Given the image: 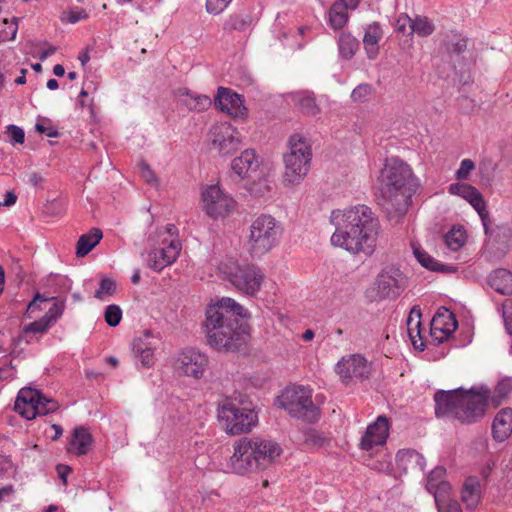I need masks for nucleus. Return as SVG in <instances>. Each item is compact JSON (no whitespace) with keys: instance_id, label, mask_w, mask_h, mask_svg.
<instances>
[{"instance_id":"obj_1","label":"nucleus","mask_w":512,"mask_h":512,"mask_svg":"<svg viewBox=\"0 0 512 512\" xmlns=\"http://www.w3.org/2000/svg\"><path fill=\"white\" fill-rule=\"evenodd\" d=\"M511 392V377L499 380L492 395L487 387H481L478 391L474 389L439 390L434 395L435 414L438 418L447 417L456 419L462 424H471L484 416L489 399L494 407H498Z\"/></svg>"},{"instance_id":"obj_2","label":"nucleus","mask_w":512,"mask_h":512,"mask_svg":"<svg viewBox=\"0 0 512 512\" xmlns=\"http://www.w3.org/2000/svg\"><path fill=\"white\" fill-rule=\"evenodd\" d=\"M246 316L247 310L229 297L208 305L203 325L208 344L218 351L239 350L248 335Z\"/></svg>"},{"instance_id":"obj_3","label":"nucleus","mask_w":512,"mask_h":512,"mask_svg":"<svg viewBox=\"0 0 512 512\" xmlns=\"http://www.w3.org/2000/svg\"><path fill=\"white\" fill-rule=\"evenodd\" d=\"M380 223L370 207L357 205L344 211L331 243L350 253L371 256L377 246Z\"/></svg>"},{"instance_id":"obj_4","label":"nucleus","mask_w":512,"mask_h":512,"mask_svg":"<svg viewBox=\"0 0 512 512\" xmlns=\"http://www.w3.org/2000/svg\"><path fill=\"white\" fill-rule=\"evenodd\" d=\"M282 453V447L272 439L242 437L233 444L226 470L238 475L264 471L272 467Z\"/></svg>"},{"instance_id":"obj_5","label":"nucleus","mask_w":512,"mask_h":512,"mask_svg":"<svg viewBox=\"0 0 512 512\" xmlns=\"http://www.w3.org/2000/svg\"><path fill=\"white\" fill-rule=\"evenodd\" d=\"M380 191L386 209L403 213L410 204L417 183L411 167L397 157L386 159L380 175Z\"/></svg>"},{"instance_id":"obj_6","label":"nucleus","mask_w":512,"mask_h":512,"mask_svg":"<svg viewBox=\"0 0 512 512\" xmlns=\"http://www.w3.org/2000/svg\"><path fill=\"white\" fill-rule=\"evenodd\" d=\"M288 151L283 155L285 185H299L308 175L312 160V147L309 141L300 134L291 135L288 140Z\"/></svg>"},{"instance_id":"obj_7","label":"nucleus","mask_w":512,"mask_h":512,"mask_svg":"<svg viewBox=\"0 0 512 512\" xmlns=\"http://www.w3.org/2000/svg\"><path fill=\"white\" fill-rule=\"evenodd\" d=\"M282 224L269 214H260L250 224L248 236L249 252L254 257L267 254L280 243Z\"/></svg>"},{"instance_id":"obj_8","label":"nucleus","mask_w":512,"mask_h":512,"mask_svg":"<svg viewBox=\"0 0 512 512\" xmlns=\"http://www.w3.org/2000/svg\"><path fill=\"white\" fill-rule=\"evenodd\" d=\"M279 405L293 418L307 423H315L320 416L319 408L312 401L311 389L303 386L286 388L279 397Z\"/></svg>"},{"instance_id":"obj_9","label":"nucleus","mask_w":512,"mask_h":512,"mask_svg":"<svg viewBox=\"0 0 512 512\" xmlns=\"http://www.w3.org/2000/svg\"><path fill=\"white\" fill-rule=\"evenodd\" d=\"M218 418L226 432L232 435L249 432L258 422V415L254 409L241 406L229 399L219 406Z\"/></svg>"},{"instance_id":"obj_10","label":"nucleus","mask_w":512,"mask_h":512,"mask_svg":"<svg viewBox=\"0 0 512 512\" xmlns=\"http://www.w3.org/2000/svg\"><path fill=\"white\" fill-rule=\"evenodd\" d=\"M223 273L237 290L249 296H254L260 291L264 280L261 269L250 263L231 262L225 264Z\"/></svg>"},{"instance_id":"obj_11","label":"nucleus","mask_w":512,"mask_h":512,"mask_svg":"<svg viewBox=\"0 0 512 512\" xmlns=\"http://www.w3.org/2000/svg\"><path fill=\"white\" fill-rule=\"evenodd\" d=\"M202 210L214 220L224 219L236 209L234 198L218 184L209 185L201 193Z\"/></svg>"},{"instance_id":"obj_12","label":"nucleus","mask_w":512,"mask_h":512,"mask_svg":"<svg viewBox=\"0 0 512 512\" xmlns=\"http://www.w3.org/2000/svg\"><path fill=\"white\" fill-rule=\"evenodd\" d=\"M406 287V277L397 268L382 270L375 279V300L396 299Z\"/></svg>"},{"instance_id":"obj_13","label":"nucleus","mask_w":512,"mask_h":512,"mask_svg":"<svg viewBox=\"0 0 512 512\" xmlns=\"http://www.w3.org/2000/svg\"><path fill=\"white\" fill-rule=\"evenodd\" d=\"M211 146L222 156H228L241 146L240 133L228 123L214 126L211 131Z\"/></svg>"},{"instance_id":"obj_14","label":"nucleus","mask_w":512,"mask_h":512,"mask_svg":"<svg viewBox=\"0 0 512 512\" xmlns=\"http://www.w3.org/2000/svg\"><path fill=\"white\" fill-rule=\"evenodd\" d=\"M392 422L386 415H379L373 423H370L362 435L359 447L370 451L376 447L384 446L389 437Z\"/></svg>"},{"instance_id":"obj_15","label":"nucleus","mask_w":512,"mask_h":512,"mask_svg":"<svg viewBox=\"0 0 512 512\" xmlns=\"http://www.w3.org/2000/svg\"><path fill=\"white\" fill-rule=\"evenodd\" d=\"M335 371L343 383H349L354 378H368L371 368L363 356L353 354L342 357L336 364Z\"/></svg>"},{"instance_id":"obj_16","label":"nucleus","mask_w":512,"mask_h":512,"mask_svg":"<svg viewBox=\"0 0 512 512\" xmlns=\"http://www.w3.org/2000/svg\"><path fill=\"white\" fill-rule=\"evenodd\" d=\"M208 357L194 349L182 351L176 360V369L183 375L200 379L207 367Z\"/></svg>"},{"instance_id":"obj_17","label":"nucleus","mask_w":512,"mask_h":512,"mask_svg":"<svg viewBox=\"0 0 512 512\" xmlns=\"http://www.w3.org/2000/svg\"><path fill=\"white\" fill-rule=\"evenodd\" d=\"M446 469L442 466L435 467L427 476L426 489L433 494L437 508L441 511L442 505L451 494V485L445 479Z\"/></svg>"},{"instance_id":"obj_18","label":"nucleus","mask_w":512,"mask_h":512,"mask_svg":"<svg viewBox=\"0 0 512 512\" xmlns=\"http://www.w3.org/2000/svg\"><path fill=\"white\" fill-rule=\"evenodd\" d=\"M158 342V339L149 330H146L143 335L134 339L132 351L142 367L151 368L155 364L154 352L157 349Z\"/></svg>"},{"instance_id":"obj_19","label":"nucleus","mask_w":512,"mask_h":512,"mask_svg":"<svg viewBox=\"0 0 512 512\" xmlns=\"http://www.w3.org/2000/svg\"><path fill=\"white\" fill-rule=\"evenodd\" d=\"M458 322L449 310L438 311L431 321V337L437 343L446 341L457 329Z\"/></svg>"},{"instance_id":"obj_20","label":"nucleus","mask_w":512,"mask_h":512,"mask_svg":"<svg viewBox=\"0 0 512 512\" xmlns=\"http://www.w3.org/2000/svg\"><path fill=\"white\" fill-rule=\"evenodd\" d=\"M215 105L234 118L244 117L247 113L242 96L228 88H218Z\"/></svg>"},{"instance_id":"obj_21","label":"nucleus","mask_w":512,"mask_h":512,"mask_svg":"<svg viewBox=\"0 0 512 512\" xmlns=\"http://www.w3.org/2000/svg\"><path fill=\"white\" fill-rule=\"evenodd\" d=\"M179 252L180 243L176 240H171L165 247L154 249L149 253L148 266L159 272L168 265H171L177 259Z\"/></svg>"},{"instance_id":"obj_22","label":"nucleus","mask_w":512,"mask_h":512,"mask_svg":"<svg viewBox=\"0 0 512 512\" xmlns=\"http://www.w3.org/2000/svg\"><path fill=\"white\" fill-rule=\"evenodd\" d=\"M40 400V392L32 388H22L15 401V411L27 420H32L37 416V403Z\"/></svg>"},{"instance_id":"obj_23","label":"nucleus","mask_w":512,"mask_h":512,"mask_svg":"<svg viewBox=\"0 0 512 512\" xmlns=\"http://www.w3.org/2000/svg\"><path fill=\"white\" fill-rule=\"evenodd\" d=\"M259 167V159L252 149H246L239 157L233 159L232 171L240 178L250 177Z\"/></svg>"},{"instance_id":"obj_24","label":"nucleus","mask_w":512,"mask_h":512,"mask_svg":"<svg viewBox=\"0 0 512 512\" xmlns=\"http://www.w3.org/2000/svg\"><path fill=\"white\" fill-rule=\"evenodd\" d=\"M512 433V409L504 408L500 410L492 423V436L497 442H503L509 438Z\"/></svg>"},{"instance_id":"obj_25","label":"nucleus","mask_w":512,"mask_h":512,"mask_svg":"<svg viewBox=\"0 0 512 512\" xmlns=\"http://www.w3.org/2000/svg\"><path fill=\"white\" fill-rule=\"evenodd\" d=\"M51 327L49 320H45L41 317L40 319L25 325L21 329L17 337V342H24L26 344L38 342L40 340V336L47 333Z\"/></svg>"},{"instance_id":"obj_26","label":"nucleus","mask_w":512,"mask_h":512,"mask_svg":"<svg viewBox=\"0 0 512 512\" xmlns=\"http://www.w3.org/2000/svg\"><path fill=\"white\" fill-rule=\"evenodd\" d=\"M384 33L380 23L373 22L364 28L363 44L369 59H374L379 53V42Z\"/></svg>"},{"instance_id":"obj_27","label":"nucleus","mask_w":512,"mask_h":512,"mask_svg":"<svg viewBox=\"0 0 512 512\" xmlns=\"http://www.w3.org/2000/svg\"><path fill=\"white\" fill-rule=\"evenodd\" d=\"M411 247L417 261L426 269L442 273H453L457 270L455 266L439 263L430 256L419 244L412 242Z\"/></svg>"},{"instance_id":"obj_28","label":"nucleus","mask_w":512,"mask_h":512,"mask_svg":"<svg viewBox=\"0 0 512 512\" xmlns=\"http://www.w3.org/2000/svg\"><path fill=\"white\" fill-rule=\"evenodd\" d=\"M93 439L88 428L80 426L73 430L68 451L78 456L88 453Z\"/></svg>"},{"instance_id":"obj_29","label":"nucleus","mask_w":512,"mask_h":512,"mask_svg":"<svg viewBox=\"0 0 512 512\" xmlns=\"http://www.w3.org/2000/svg\"><path fill=\"white\" fill-rule=\"evenodd\" d=\"M421 311L419 308L413 307L406 321L408 336L413 347L423 351L425 348L424 341L421 336Z\"/></svg>"},{"instance_id":"obj_30","label":"nucleus","mask_w":512,"mask_h":512,"mask_svg":"<svg viewBox=\"0 0 512 512\" xmlns=\"http://www.w3.org/2000/svg\"><path fill=\"white\" fill-rule=\"evenodd\" d=\"M487 282L492 289L500 294H512V272L507 269L494 270L489 274Z\"/></svg>"},{"instance_id":"obj_31","label":"nucleus","mask_w":512,"mask_h":512,"mask_svg":"<svg viewBox=\"0 0 512 512\" xmlns=\"http://www.w3.org/2000/svg\"><path fill=\"white\" fill-rule=\"evenodd\" d=\"M481 497V485L477 477H468L462 488L461 499L469 509L477 506Z\"/></svg>"},{"instance_id":"obj_32","label":"nucleus","mask_w":512,"mask_h":512,"mask_svg":"<svg viewBox=\"0 0 512 512\" xmlns=\"http://www.w3.org/2000/svg\"><path fill=\"white\" fill-rule=\"evenodd\" d=\"M292 101L301 110V112L306 115L316 116L320 113V108L317 105L315 96L312 92H296L292 94Z\"/></svg>"},{"instance_id":"obj_33","label":"nucleus","mask_w":512,"mask_h":512,"mask_svg":"<svg viewBox=\"0 0 512 512\" xmlns=\"http://www.w3.org/2000/svg\"><path fill=\"white\" fill-rule=\"evenodd\" d=\"M103 233L99 228H92L80 236L76 244L77 257L86 256L102 239Z\"/></svg>"},{"instance_id":"obj_34","label":"nucleus","mask_w":512,"mask_h":512,"mask_svg":"<svg viewBox=\"0 0 512 512\" xmlns=\"http://www.w3.org/2000/svg\"><path fill=\"white\" fill-rule=\"evenodd\" d=\"M349 8L334 2L328 11V24L334 30H341L349 21Z\"/></svg>"},{"instance_id":"obj_35","label":"nucleus","mask_w":512,"mask_h":512,"mask_svg":"<svg viewBox=\"0 0 512 512\" xmlns=\"http://www.w3.org/2000/svg\"><path fill=\"white\" fill-rule=\"evenodd\" d=\"M338 49L342 58H353L359 49V41L349 32H342L338 39Z\"/></svg>"},{"instance_id":"obj_36","label":"nucleus","mask_w":512,"mask_h":512,"mask_svg":"<svg viewBox=\"0 0 512 512\" xmlns=\"http://www.w3.org/2000/svg\"><path fill=\"white\" fill-rule=\"evenodd\" d=\"M252 18L249 14L231 15L223 24V31L231 34L233 31L245 32L251 26Z\"/></svg>"},{"instance_id":"obj_37","label":"nucleus","mask_w":512,"mask_h":512,"mask_svg":"<svg viewBox=\"0 0 512 512\" xmlns=\"http://www.w3.org/2000/svg\"><path fill=\"white\" fill-rule=\"evenodd\" d=\"M435 24L431 19L424 15H416L411 22L410 34H416L419 37L425 38L432 35L435 31Z\"/></svg>"},{"instance_id":"obj_38","label":"nucleus","mask_w":512,"mask_h":512,"mask_svg":"<svg viewBox=\"0 0 512 512\" xmlns=\"http://www.w3.org/2000/svg\"><path fill=\"white\" fill-rule=\"evenodd\" d=\"M467 235L462 226H454L444 236V241L448 249L451 251H458L466 243Z\"/></svg>"},{"instance_id":"obj_39","label":"nucleus","mask_w":512,"mask_h":512,"mask_svg":"<svg viewBox=\"0 0 512 512\" xmlns=\"http://www.w3.org/2000/svg\"><path fill=\"white\" fill-rule=\"evenodd\" d=\"M183 96H185L184 104L190 109V110H205L211 105V99L210 97L206 95H196L189 90H185L182 93Z\"/></svg>"},{"instance_id":"obj_40","label":"nucleus","mask_w":512,"mask_h":512,"mask_svg":"<svg viewBox=\"0 0 512 512\" xmlns=\"http://www.w3.org/2000/svg\"><path fill=\"white\" fill-rule=\"evenodd\" d=\"M468 202L471 204V206L477 211L478 215L480 216L483 226H484L485 233L487 234L488 233L489 213H488L487 206L483 199L482 194L479 191H477L474 194V196L471 199H469Z\"/></svg>"},{"instance_id":"obj_41","label":"nucleus","mask_w":512,"mask_h":512,"mask_svg":"<svg viewBox=\"0 0 512 512\" xmlns=\"http://www.w3.org/2000/svg\"><path fill=\"white\" fill-rule=\"evenodd\" d=\"M468 202L471 204V206L477 211L478 215L480 216L483 226H484L485 233L487 234L488 233L489 213H488L487 206L483 199L482 194L479 191H477L474 194V196L471 199H469Z\"/></svg>"},{"instance_id":"obj_42","label":"nucleus","mask_w":512,"mask_h":512,"mask_svg":"<svg viewBox=\"0 0 512 512\" xmlns=\"http://www.w3.org/2000/svg\"><path fill=\"white\" fill-rule=\"evenodd\" d=\"M467 48V39L461 35H454L451 40L445 42V49L449 55H459Z\"/></svg>"},{"instance_id":"obj_43","label":"nucleus","mask_w":512,"mask_h":512,"mask_svg":"<svg viewBox=\"0 0 512 512\" xmlns=\"http://www.w3.org/2000/svg\"><path fill=\"white\" fill-rule=\"evenodd\" d=\"M477 191L474 186L465 183H453L449 186L450 194L460 196L467 201H469Z\"/></svg>"},{"instance_id":"obj_44","label":"nucleus","mask_w":512,"mask_h":512,"mask_svg":"<svg viewBox=\"0 0 512 512\" xmlns=\"http://www.w3.org/2000/svg\"><path fill=\"white\" fill-rule=\"evenodd\" d=\"M373 94V88L368 83L359 84L351 93V98L354 102L363 103L368 101Z\"/></svg>"},{"instance_id":"obj_45","label":"nucleus","mask_w":512,"mask_h":512,"mask_svg":"<svg viewBox=\"0 0 512 512\" xmlns=\"http://www.w3.org/2000/svg\"><path fill=\"white\" fill-rule=\"evenodd\" d=\"M18 18L13 17L9 22L7 19L3 21L4 28L0 31L2 41L14 40L18 31Z\"/></svg>"},{"instance_id":"obj_46","label":"nucleus","mask_w":512,"mask_h":512,"mask_svg":"<svg viewBox=\"0 0 512 512\" xmlns=\"http://www.w3.org/2000/svg\"><path fill=\"white\" fill-rule=\"evenodd\" d=\"M104 317L110 327H115L121 321L122 311L118 305L111 304L106 307Z\"/></svg>"},{"instance_id":"obj_47","label":"nucleus","mask_w":512,"mask_h":512,"mask_svg":"<svg viewBox=\"0 0 512 512\" xmlns=\"http://www.w3.org/2000/svg\"><path fill=\"white\" fill-rule=\"evenodd\" d=\"M116 291V283L110 278H102L99 288L95 292V297L102 300L106 295L111 296Z\"/></svg>"},{"instance_id":"obj_48","label":"nucleus","mask_w":512,"mask_h":512,"mask_svg":"<svg viewBox=\"0 0 512 512\" xmlns=\"http://www.w3.org/2000/svg\"><path fill=\"white\" fill-rule=\"evenodd\" d=\"M398 461H409L417 463L423 469L424 458L413 449H402L397 452Z\"/></svg>"},{"instance_id":"obj_49","label":"nucleus","mask_w":512,"mask_h":512,"mask_svg":"<svg viewBox=\"0 0 512 512\" xmlns=\"http://www.w3.org/2000/svg\"><path fill=\"white\" fill-rule=\"evenodd\" d=\"M58 409V403L53 400L45 397L40 393V400L37 403V416L38 415H47L52 413Z\"/></svg>"},{"instance_id":"obj_50","label":"nucleus","mask_w":512,"mask_h":512,"mask_svg":"<svg viewBox=\"0 0 512 512\" xmlns=\"http://www.w3.org/2000/svg\"><path fill=\"white\" fill-rule=\"evenodd\" d=\"M6 133L8 134L9 142L12 145L23 144L25 141V132L19 126L13 124L8 125L6 128Z\"/></svg>"},{"instance_id":"obj_51","label":"nucleus","mask_w":512,"mask_h":512,"mask_svg":"<svg viewBox=\"0 0 512 512\" xmlns=\"http://www.w3.org/2000/svg\"><path fill=\"white\" fill-rule=\"evenodd\" d=\"M305 442L309 445L322 447L328 440L315 429H309L305 432Z\"/></svg>"},{"instance_id":"obj_52","label":"nucleus","mask_w":512,"mask_h":512,"mask_svg":"<svg viewBox=\"0 0 512 512\" xmlns=\"http://www.w3.org/2000/svg\"><path fill=\"white\" fill-rule=\"evenodd\" d=\"M64 307L65 305L63 302H56L42 317L45 320H49L50 325L53 326L56 323L57 319L60 318L61 315L63 314Z\"/></svg>"},{"instance_id":"obj_53","label":"nucleus","mask_w":512,"mask_h":512,"mask_svg":"<svg viewBox=\"0 0 512 512\" xmlns=\"http://www.w3.org/2000/svg\"><path fill=\"white\" fill-rule=\"evenodd\" d=\"M50 124V120L48 118H43L41 121H38L35 125V130L40 134H45L47 137L56 138L59 136L58 130L51 126L46 125Z\"/></svg>"},{"instance_id":"obj_54","label":"nucleus","mask_w":512,"mask_h":512,"mask_svg":"<svg viewBox=\"0 0 512 512\" xmlns=\"http://www.w3.org/2000/svg\"><path fill=\"white\" fill-rule=\"evenodd\" d=\"M64 14L66 17V21L71 24H75L81 20L88 18V13L84 8L81 7H73Z\"/></svg>"},{"instance_id":"obj_55","label":"nucleus","mask_w":512,"mask_h":512,"mask_svg":"<svg viewBox=\"0 0 512 512\" xmlns=\"http://www.w3.org/2000/svg\"><path fill=\"white\" fill-rule=\"evenodd\" d=\"M475 169V163L471 159H463L459 169L456 171V177L459 180H466L472 170Z\"/></svg>"},{"instance_id":"obj_56","label":"nucleus","mask_w":512,"mask_h":512,"mask_svg":"<svg viewBox=\"0 0 512 512\" xmlns=\"http://www.w3.org/2000/svg\"><path fill=\"white\" fill-rule=\"evenodd\" d=\"M232 0H207L206 10L210 14H220Z\"/></svg>"},{"instance_id":"obj_57","label":"nucleus","mask_w":512,"mask_h":512,"mask_svg":"<svg viewBox=\"0 0 512 512\" xmlns=\"http://www.w3.org/2000/svg\"><path fill=\"white\" fill-rule=\"evenodd\" d=\"M271 190L270 182L267 179L260 180L258 183H253L250 191L258 196H263Z\"/></svg>"},{"instance_id":"obj_58","label":"nucleus","mask_w":512,"mask_h":512,"mask_svg":"<svg viewBox=\"0 0 512 512\" xmlns=\"http://www.w3.org/2000/svg\"><path fill=\"white\" fill-rule=\"evenodd\" d=\"M411 22H413V18H411L406 13H401L396 19V29L400 33H404L406 31V27L409 26L411 28Z\"/></svg>"},{"instance_id":"obj_59","label":"nucleus","mask_w":512,"mask_h":512,"mask_svg":"<svg viewBox=\"0 0 512 512\" xmlns=\"http://www.w3.org/2000/svg\"><path fill=\"white\" fill-rule=\"evenodd\" d=\"M439 512H462L460 504L455 501L451 500L450 498L443 503L441 511L438 509Z\"/></svg>"},{"instance_id":"obj_60","label":"nucleus","mask_w":512,"mask_h":512,"mask_svg":"<svg viewBox=\"0 0 512 512\" xmlns=\"http://www.w3.org/2000/svg\"><path fill=\"white\" fill-rule=\"evenodd\" d=\"M141 176L149 184L156 181L153 171L149 168L147 164L141 165Z\"/></svg>"},{"instance_id":"obj_61","label":"nucleus","mask_w":512,"mask_h":512,"mask_svg":"<svg viewBox=\"0 0 512 512\" xmlns=\"http://www.w3.org/2000/svg\"><path fill=\"white\" fill-rule=\"evenodd\" d=\"M59 478L62 480L63 484L67 483V476L71 472V468L64 464H58L56 467Z\"/></svg>"},{"instance_id":"obj_62","label":"nucleus","mask_w":512,"mask_h":512,"mask_svg":"<svg viewBox=\"0 0 512 512\" xmlns=\"http://www.w3.org/2000/svg\"><path fill=\"white\" fill-rule=\"evenodd\" d=\"M502 316L504 321L506 320H512V301L506 300L502 304Z\"/></svg>"},{"instance_id":"obj_63","label":"nucleus","mask_w":512,"mask_h":512,"mask_svg":"<svg viewBox=\"0 0 512 512\" xmlns=\"http://www.w3.org/2000/svg\"><path fill=\"white\" fill-rule=\"evenodd\" d=\"M17 196L14 192L7 191L3 202H0V207H10L16 203Z\"/></svg>"},{"instance_id":"obj_64","label":"nucleus","mask_w":512,"mask_h":512,"mask_svg":"<svg viewBox=\"0 0 512 512\" xmlns=\"http://www.w3.org/2000/svg\"><path fill=\"white\" fill-rule=\"evenodd\" d=\"M28 182L34 186L37 187L43 182V177L39 173H31L28 178Z\"/></svg>"}]
</instances>
